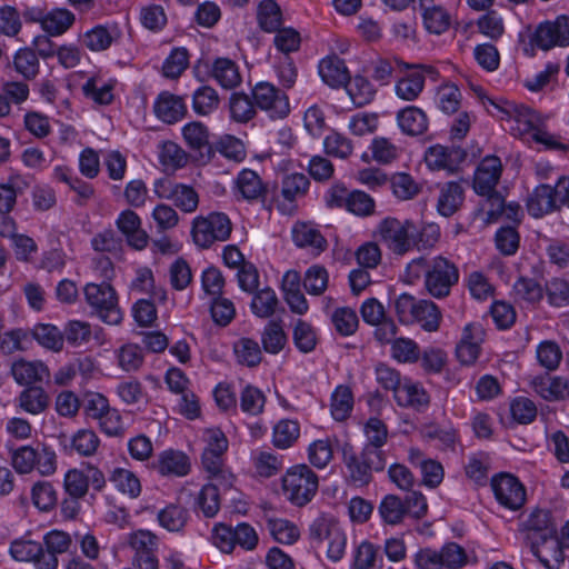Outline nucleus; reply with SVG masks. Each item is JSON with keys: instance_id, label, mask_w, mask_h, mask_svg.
I'll return each instance as SVG.
<instances>
[{"instance_id": "f257e3e1", "label": "nucleus", "mask_w": 569, "mask_h": 569, "mask_svg": "<svg viewBox=\"0 0 569 569\" xmlns=\"http://www.w3.org/2000/svg\"><path fill=\"white\" fill-rule=\"evenodd\" d=\"M342 459L347 469V479L357 487L367 486L372 480V472H380L386 467L385 453H379L375 448H363L357 453L352 447L345 446Z\"/></svg>"}, {"instance_id": "f03ea898", "label": "nucleus", "mask_w": 569, "mask_h": 569, "mask_svg": "<svg viewBox=\"0 0 569 569\" xmlns=\"http://www.w3.org/2000/svg\"><path fill=\"white\" fill-rule=\"evenodd\" d=\"M318 486V476L307 465L292 467L282 477L283 495L297 507L309 503L315 497Z\"/></svg>"}, {"instance_id": "7ed1b4c3", "label": "nucleus", "mask_w": 569, "mask_h": 569, "mask_svg": "<svg viewBox=\"0 0 569 569\" xmlns=\"http://www.w3.org/2000/svg\"><path fill=\"white\" fill-rule=\"evenodd\" d=\"M378 236L393 253L402 256L415 247L418 227L411 220L388 217L378 226Z\"/></svg>"}, {"instance_id": "20e7f679", "label": "nucleus", "mask_w": 569, "mask_h": 569, "mask_svg": "<svg viewBox=\"0 0 569 569\" xmlns=\"http://www.w3.org/2000/svg\"><path fill=\"white\" fill-rule=\"evenodd\" d=\"M232 224L227 214L211 212L207 217H197L192 223V239L202 249L210 248L214 242L229 239Z\"/></svg>"}, {"instance_id": "39448f33", "label": "nucleus", "mask_w": 569, "mask_h": 569, "mask_svg": "<svg viewBox=\"0 0 569 569\" xmlns=\"http://www.w3.org/2000/svg\"><path fill=\"white\" fill-rule=\"evenodd\" d=\"M459 281L458 267L449 259L437 256L430 259L425 279L426 290L437 299L449 296Z\"/></svg>"}, {"instance_id": "423d86ee", "label": "nucleus", "mask_w": 569, "mask_h": 569, "mask_svg": "<svg viewBox=\"0 0 569 569\" xmlns=\"http://www.w3.org/2000/svg\"><path fill=\"white\" fill-rule=\"evenodd\" d=\"M84 297L104 322L118 325L121 321L122 316L117 305L116 291L109 283H88L84 287Z\"/></svg>"}, {"instance_id": "0eeeda50", "label": "nucleus", "mask_w": 569, "mask_h": 569, "mask_svg": "<svg viewBox=\"0 0 569 569\" xmlns=\"http://www.w3.org/2000/svg\"><path fill=\"white\" fill-rule=\"evenodd\" d=\"M530 43L543 51L569 46V18L561 16L555 21L541 22L530 36Z\"/></svg>"}, {"instance_id": "6e6552de", "label": "nucleus", "mask_w": 569, "mask_h": 569, "mask_svg": "<svg viewBox=\"0 0 569 569\" xmlns=\"http://www.w3.org/2000/svg\"><path fill=\"white\" fill-rule=\"evenodd\" d=\"M500 110L506 116L502 119L506 121L508 130L515 137L532 136L542 123L541 118L533 109L522 104L507 101L500 107Z\"/></svg>"}, {"instance_id": "1a4fd4ad", "label": "nucleus", "mask_w": 569, "mask_h": 569, "mask_svg": "<svg viewBox=\"0 0 569 569\" xmlns=\"http://www.w3.org/2000/svg\"><path fill=\"white\" fill-rule=\"evenodd\" d=\"M252 97L256 107L267 111L272 119H283L290 112L287 94L270 82H258L252 89Z\"/></svg>"}, {"instance_id": "9d476101", "label": "nucleus", "mask_w": 569, "mask_h": 569, "mask_svg": "<svg viewBox=\"0 0 569 569\" xmlns=\"http://www.w3.org/2000/svg\"><path fill=\"white\" fill-rule=\"evenodd\" d=\"M526 546L546 569H560L565 561L563 543L557 531L540 536L538 540L529 537V543Z\"/></svg>"}, {"instance_id": "9b49d317", "label": "nucleus", "mask_w": 569, "mask_h": 569, "mask_svg": "<svg viewBox=\"0 0 569 569\" xmlns=\"http://www.w3.org/2000/svg\"><path fill=\"white\" fill-rule=\"evenodd\" d=\"M491 488L498 502L510 509H520L526 501L523 485L510 473H500L491 479Z\"/></svg>"}, {"instance_id": "f8f14e48", "label": "nucleus", "mask_w": 569, "mask_h": 569, "mask_svg": "<svg viewBox=\"0 0 569 569\" xmlns=\"http://www.w3.org/2000/svg\"><path fill=\"white\" fill-rule=\"evenodd\" d=\"M267 192V186L253 170L243 169L234 179L233 193L237 200L264 201Z\"/></svg>"}, {"instance_id": "ddd939ff", "label": "nucleus", "mask_w": 569, "mask_h": 569, "mask_svg": "<svg viewBox=\"0 0 569 569\" xmlns=\"http://www.w3.org/2000/svg\"><path fill=\"white\" fill-rule=\"evenodd\" d=\"M502 164L498 157L488 156L483 158L477 167L473 176V190L479 196L497 191L496 186L500 180Z\"/></svg>"}, {"instance_id": "4468645a", "label": "nucleus", "mask_w": 569, "mask_h": 569, "mask_svg": "<svg viewBox=\"0 0 569 569\" xmlns=\"http://www.w3.org/2000/svg\"><path fill=\"white\" fill-rule=\"evenodd\" d=\"M467 158V152L461 147H443L440 144L430 147L425 156L427 164L431 169H445L455 172Z\"/></svg>"}, {"instance_id": "2eb2a0df", "label": "nucleus", "mask_w": 569, "mask_h": 569, "mask_svg": "<svg viewBox=\"0 0 569 569\" xmlns=\"http://www.w3.org/2000/svg\"><path fill=\"white\" fill-rule=\"evenodd\" d=\"M342 529L335 518L321 515L317 517L309 528V538L316 548L325 547L328 539L333 541V549H338L342 542ZM331 552H336L332 550Z\"/></svg>"}, {"instance_id": "dca6fc26", "label": "nucleus", "mask_w": 569, "mask_h": 569, "mask_svg": "<svg viewBox=\"0 0 569 569\" xmlns=\"http://www.w3.org/2000/svg\"><path fill=\"white\" fill-rule=\"evenodd\" d=\"M116 226L126 237L130 247L137 250H141L147 247L149 237L141 228V220L134 211L130 209L123 210L119 214Z\"/></svg>"}, {"instance_id": "f3484780", "label": "nucleus", "mask_w": 569, "mask_h": 569, "mask_svg": "<svg viewBox=\"0 0 569 569\" xmlns=\"http://www.w3.org/2000/svg\"><path fill=\"white\" fill-rule=\"evenodd\" d=\"M556 525L552 522L551 512L545 509H535L526 520L519 525V531L523 533L525 545L529 543V537L538 540L540 536L556 532Z\"/></svg>"}, {"instance_id": "a211bd4d", "label": "nucleus", "mask_w": 569, "mask_h": 569, "mask_svg": "<svg viewBox=\"0 0 569 569\" xmlns=\"http://www.w3.org/2000/svg\"><path fill=\"white\" fill-rule=\"evenodd\" d=\"M558 203H560L558 183L555 187L540 184L528 198L527 210L532 217L540 218L553 211Z\"/></svg>"}, {"instance_id": "6ab92c4d", "label": "nucleus", "mask_w": 569, "mask_h": 569, "mask_svg": "<svg viewBox=\"0 0 569 569\" xmlns=\"http://www.w3.org/2000/svg\"><path fill=\"white\" fill-rule=\"evenodd\" d=\"M531 387L536 393L548 401L563 400L569 396L568 381L548 373L535 377L531 380Z\"/></svg>"}, {"instance_id": "aec40b11", "label": "nucleus", "mask_w": 569, "mask_h": 569, "mask_svg": "<svg viewBox=\"0 0 569 569\" xmlns=\"http://www.w3.org/2000/svg\"><path fill=\"white\" fill-rule=\"evenodd\" d=\"M418 4L425 28L430 33L441 34L449 29L451 17L445 8L436 4L433 0H418Z\"/></svg>"}, {"instance_id": "412c9836", "label": "nucleus", "mask_w": 569, "mask_h": 569, "mask_svg": "<svg viewBox=\"0 0 569 569\" xmlns=\"http://www.w3.org/2000/svg\"><path fill=\"white\" fill-rule=\"evenodd\" d=\"M156 116L166 123H174L187 113V106L182 97L170 92H162L154 102Z\"/></svg>"}, {"instance_id": "4be33fe9", "label": "nucleus", "mask_w": 569, "mask_h": 569, "mask_svg": "<svg viewBox=\"0 0 569 569\" xmlns=\"http://www.w3.org/2000/svg\"><path fill=\"white\" fill-rule=\"evenodd\" d=\"M44 543L47 550H43V556L39 561L38 569H57V555L68 551L71 545V538L67 532L53 530L44 536Z\"/></svg>"}, {"instance_id": "5701e85b", "label": "nucleus", "mask_w": 569, "mask_h": 569, "mask_svg": "<svg viewBox=\"0 0 569 569\" xmlns=\"http://www.w3.org/2000/svg\"><path fill=\"white\" fill-rule=\"evenodd\" d=\"M319 74L322 81L331 88L345 87L351 79L345 61L336 54L320 61Z\"/></svg>"}, {"instance_id": "b1692460", "label": "nucleus", "mask_w": 569, "mask_h": 569, "mask_svg": "<svg viewBox=\"0 0 569 569\" xmlns=\"http://www.w3.org/2000/svg\"><path fill=\"white\" fill-rule=\"evenodd\" d=\"M210 76L227 90L239 87L242 81L238 64L229 58H216L210 68Z\"/></svg>"}, {"instance_id": "393cba45", "label": "nucleus", "mask_w": 569, "mask_h": 569, "mask_svg": "<svg viewBox=\"0 0 569 569\" xmlns=\"http://www.w3.org/2000/svg\"><path fill=\"white\" fill-rule=\"evenodd\" d=\"M11 375L17 383L30 386L49 377L48 368L40 361L20 359L11 365Z\"/></svg>"}, {"instance_id": "a878e982", "label": "nucleus", "mask_w": 569, "mask_h": 569, "mask_svg": "<svg viewBox=\"0 0 569 569\" xmlns=\"http://www.w3.org/2000/svg\"><path fill=\"white\" fill-rule=\"evenodd\" d=\"M292 239L296 246L308 248L316 256L323 252L328 246L326 238L317 228L303 222L295 224Z\"/></svg>"}, {"instance_id": "bb28decb", "label": "nucleus", "mask_w": 569, "mask_h": 569, "mask_svg": "<svg viewBox=\"0 0 569 569\" xmlns=\"http://www.w3.org/2000/svg\"><path fill=\"white\" fill-rule=\"evenodd\" d=\"M463 202V188L455 181L446 182L440 187L437 210L443 217L455 214Z\"/></svg>"}, {"instance_id": "cd10ccee", "label": "nucleus", "mask_w": 569, "mask_h": 569, "mask_svg": "<svg viewBox=\"0 0 569 569\" xmlns=\"http://www.w3.org/2000/svg\"><path fill=\"white\" fill-rule=\"evenodd\" d=\"M398 126L408 136H420L428 129L427 114L415 106L401 109L397 113Z\"/></svg>"}, {"instance_id": "c85d7f7f", "label": "nucleus", "mask_w": 569, "mask_h": 569, "mask_svg": "<svg viewBox=\"0 0 569 569\" xmlns=\"http://www.w3.org/2000/svg\"><path fill=\"white\" fill-rule=\"evenodd\" d=\"M396 401L401 407H410L421 411L428 407L430 399L420 385L405 382L402 388L396 390Z\"/></svg>"}, {"instance_id": "c756f323", "label": "nucleus", "mask_w": 569, "mask_h": 569, "mask_svg": "<svg viewBox=\"0 0 569 569\" xmlns=\"http://www.w3.org/2000/svg\"><path fill=\"white\" fill-rule=\"evenodd\" d=\"M163 476H186L190 470L189 458L181 451L166 450L160 453L157 466Z\"/></svg>"}, {"instance_id": "7c9ffc66", "label": "nucleus", "mask_w": 569, "mask_h": 569, "mask_svg": "<svg viewBox=\"0 0 569 569\" xmlns=\"http://www.w3.org/2000/svg\"><path fill=\"white\" fill-rule=\"evenodd\" d=\"M12 67L24 80H32L39 73V59L31 48L19 49L12 60Z\"/></svg>"}, {"instance_id": "2f4dec72", "label": "nucleus", "mask_w": 569, "mask_h": 569, "mask_svg": "<svg viewBox=\"0 0 569 569\" xmlns=\"http://www.w3.org/2000/svg\"><path fill=\"white\" fill-rule=\"evenodd\" d=\"M233 352L240 365L253 368L262 360V352L259 343L251 338H240L233 345Z\"/></svg>"}, {"instance_id": "473e14b6", "label": "nucleus", "mask_w": 569, "mask_h": 569, "mask_svg": "<svg viewBox=\"0 0 569 569\" xmlns=\"http://www.w3.org/2000/svg\"><path fill=\"white\" fill-rule=\"evenodd\" d=\"M220 98L217 90L208 84L201 86L192 94V109L199 116H208L218 109Z\"/></svg>"}, {"instance_id": "72a5a7b5", "label": "nucleus", "mask_w": 569, "mask_h": 569, "mask_svg": "<svg viewBox=\"0 0 569 569\" xmlns=\"http://www.w3.org/2000/svg\"><path fill=\"white\" fill-rule=\"evenodd\" d=\"M231 119L239 123H246L256 116V103L244 92H234L229 99Z\"/></svg>"}, {"instance_id": "f704fd0d", "label": "nucleus", "mask_w": 569, "mask_h": 569, "mask_svg": "<svg viewBox=\"0 0 569 569\" xmlns=\"http://www.w3.org/2000/svg\"><path fill=\"white\" fill-rule=\"evenodd\" d=\"M182 136L190 149L200 152L207 150V152L210 153L209 131L203 123L199 121L187 123L182 128Z\"/></svg>"}, {"instance_id": "c9c22d12", "label": "nucleus", "mask_w": 569, "mask_h": 569, "mask_svg": "<svg viewBox=\"0 0 569 569\" xmlns=\"http://www.w3.org/2000/svg\"><path fill=\"white\" fill-rule=\"evenodd\" d=\"M259 26L266 32H274L282 24V13L274 0H263L258 7Z\"/></svg>"}, {"instance_id": "e433bc0d", "label": "nucleus", "mask_w": 569, "mask_h": 569, "mask_svg": "<svg viewBox=\"0 0 569 569\" xmlns=\"http://www.w3.org/2000/svg\"><path fill=\"white\" fill-rule=\"evenodd\" d=\"M220 487L218 482L204 485L197 496L196 505L207 518L214 517L220 509Z\"/></svg>"}, {"instance_id": "4c0bfd02", "label": "nucleus", "mask_w": 569, "mask_h": 569, "mask_svg": "<svg viewBox=\"0 0 569 569\" xmlns=\"http://www.w3.org/2000/svg\"><path fill=\"white\" fill-rule=\"evenodd\" d=\"M278 306V297L270 288H264L254 292L250 303L253 315L262 319L273 316Z\"/></svg>"}, {"instance_id": "58836bf2", "label": "nucleus", "mask_w": 569, "mask_h": 569, "mask_svg": "<svg viewBox=\"0 0 569 569\" xmlns=\"http://www.w3.org/2000/svg\"><path fill=\"white\" fill-rule=\"evenodd\" d=\"M188 518V510L178 505H169L158 512V521L160 526L172 532L182 530Z\"/></svg>"}, {"instance_id": "ea45409f", "label": "nucleus", "mask_w": 569, "mask_h": 569, "mask_svg": "<svg viewBox=\"0 0 569 569\" xmlns=\"http://www.w3.org/2000/svg\"><path fill=\"white\" fill-rule=\"evenodd\" d=\"M222 456L212 453V451L202 452V466L207 472L213 478L214 482L222 486V489L232 487L233 476L222 470Z\"/></svg>"}, {"instance_id": "a19ab883", "label": "nucleus", "mask_w": 569, "mask_h": 569, "mask_svg": "<svg viewBox=\"0 0 569 569\" xmlns=\"http://www.w3.org/2000/svg\"><path fill=\"white\" fill-rule=\"evenodd\" d=\"M261 342L266 352L271 355L279 353L287 342V336L281 323L277 321L268 322L262 331Z\"/></svg>"}, {"instance_id": "79ce46f5", "label": "nucleus", "mask_w": 569, "mask_h": 569, "mask_svg": "<svg viewBox=\"0 0 569 569\" xmlns=\"http://www.w3.org/2000/svg\"><path fill=\"white\" fill-rule=\"evenodd\" d=\"M74 22V16L67 9H57L49 12L41 21L42 28L51 36L66 32Z\"/></svg>"}, {"instance_id": "37998d69", "label": "nucleus", "mask_w": 569, "mask_h": 569, "mask_svg": "<svg viewBox=\"0 0 569 569\" xmlns=\"http://www.w3.org/2000/svg\"><path fill=\"white\" fill-rule=\"evenodd\" d=\"M19 403L24 411L38 415L48 407L49 397L42 388L30 387L20 393Z\"/></svg>"}, {"instance_id": "c03bdc74", "label": "nucleus", "mask_w": 569, "mask_h": 569, "mask_svg": "<svg viewBox=\"0 0 569 569\" xmlns=\"http://www.w3.org/2000/svg\"><path fill=\"white\" fill-rule=\"evenodd\" d=\"M513 295L517 301L536 305L542 299L543 290L535 279L520 277L513 284Z\"/></svg>"}, {"instance_id": "a18cd8bd", "label": "nucleus", "mask_w": 569, "mask_h": 569, "mask_svg": "<svg viewBox=\"0 0 569 569\" xmlns=\"http://www.w3.org/2000/svg\"><path fill=\"white\" fill-rule=\"evenodd\" d=\"M10 553L18 561H32L38 569L39 561L43 556V548L37 541L16 540L10 546Z\"/></svg>"}, {"instance_id": "49530a36", "label": "nucleus", "mask_w": 569, "mask_h": 569, "mask_svg": "<svg viewBox=\"0 0 569 569\" xmlns=\"http://www.w3.org/2000/svg\"><path fill=\"white\" fill-rule=\"evenodd\" d=\"M267 529L276 541L290 545L299 538V530L287 519L267 518Z\"/></svg>"}, {"instance_id": "de8ad7c7", "label": "nucleus", "mask_w": 569, "mask_h": 569, "mask_svg": "<svg viewBox=\"0 0 569 569\" xmlns=\"http://www.w3.org/2000/svg\"><path fill=\"white\" fill-rule=\"evenodd\" d=\"M440 320L441 313L436 303L430 300H419V305L415 313V321L419 322L423 330L429 332L437 331L439 329Z\"/></svg>"}, {"instance_id": "09e8293b", "label": "nucleus", "mask_w": 569, "mask_h": 569, "mask_svg": "<svg viewBox=\"0 0 569 569\" xmlns=\"http://www.w3.org/2000/svg\"><path fill=\"white\" fill-rule=\"evenodd\" d=\"M425 88V76L421 72H412L400 79L396 84V94L406 101L416 100Z\"/></svg>"}, {"instance_id": "8fccbe9b", "label": "nucleus", "mask_w": 569, "mask_h": 569, "mask_svg": "<svg viewBox=\"0 0 569 569\" xmlns=\"http://www.w3.org/2000/svg\"><path fill=\"white\" fill-rule=\"evenodd\" d=\"M421 433L425 439L437 441L442 449H453L458 440L457 431L453 428L436 423L425 425Z\"/></svg>"}, {"instance_id": "3c124183", "label": "nucleus", "mask_w": 569, "mask_h": 569, "mask_svg": "<svg viewBox=\"0 0 569 569\" xmlns=\"http://www.w3.org/2000/svg\"><path fill=\"white\" fill-rule=\"evenodd\" d=\"M328 282L329 273L323 266L313 264L305 272L303 287L309 295H322L328 288Z\"/></svg>"}, {"instance_id": "603ef678", "label": "nucleus", "mask_w": 569, "mask_h": 569, "mask_svg": "<svg viewBox=\"0 0 569 569\" xmlns=\"http://www.w3.org/2000/svg\"><path fill=\"white\" fill-rule=\"evenodd\" d=\"M353 407V396L347 386H338L332 393L331 413L337 421L345 420Z\"/></svg>"}, {"instance_id": "864d4df0", "label": "nucleus", "mask_w": 569, "mask_h": 569, "mask_svg": "<svg viewBox=\"0 0 569 569\" xmlns=\"http://www.w3.org/2000/svg\"><path fill=\"white\" fill-rule=\"evenodd\" d=\"M300 435V428L297 421L283 419L273 428V445L280 449L291 447Z\"/></svg>"}, {"instance_id": "5fc2aeb1", "label": "nucleus", "mask_w": 569, "mask_h": 569, "mask_svg": "<svg viewBox=\"0 0 569 569\" xmlns=\"http://www.w3.org/2000/svg\"><path fill=\"white\" fill-rule=\"evenodd\" d=\"M171 201L183 212H193L199 204V196L197 191L187 184L174 183L171 191Z\"/></svg>"}, {"instance_id": "6e6d98bb", "label": "nucleus", "mask_w": 569, "mask_h": 569, "mask_svg": "<svg viewBox=\"0 0 569 569\" xmlns=\"http://www.w3.org/2000/svg\"><path fill=\"white\" fill-rule=\"evenodd\" d=\"M32 333L34 339L48 349L60 351L63 347V335L56 326L39 323Z\"/></svg>"}, {"instance_id": "4d7b16f0", "label": "nucleus", "mask_w": 569, "mask_h": 569, "mask_svg": "<svg viewBox=\"0 0 569 569\" xmlns=\"http://www.w3.org/2000/svg\"><path fill=\"white\" fill-rule=\"evenodd\" d=\"M379 513L388 525L400 523L406 516L405 503L398 496L388 495L380 502Z\"/></svg>"}, {"instance_id": "13d9d810", "label": "nucleus", "mask_w": 569, "mask_h": 569, "mask_svg": "<svg viewBox=\"0 0 569 569\" xmlns=\"http://www.w3.org/2000/svg\"><path fill=\"white\" fill-rule=\"evenodd\" d=\"M347 90L353 103L359 107L370 103L376 94V89L371 82L362 76H356L349 82Z\"/></svg>"}, {"instance_id": "bf43d9fd", "label": "nucleus", "mask_w": 569, "mask_h": 569, "mask_svg": "<svg viewBox=\"0 0 569 569\" xmlns=\"http://www.w3.org/2000/svg\"><path fill=\"white\" fill-rule=\"evenodd\" d=\"M110 481L119 491L129 495L131 498L138 497L141 492L140 481L130 470L121 468L113 470Z\"/></svg>"}, {"instance_id": "052dcab7", "label": "nucleus", "mask_w": 569, "mask_h": 569, "mask_svg": "<svg viewBox=\"0 0 569 569\" xmlns=\"http://www.w3.org/2000/svg\"><path fill=\"white\" fill-rule=\"evenodd\" d=\"M295 346L303 353L311 352L317 346V335L312 326L303 320H298L292 333Z\"/></svg>"}, {"instance_id": "680f3d73", "label": "nucleus", "mask_w": 569, "mask_h": 569, "mask_svg": "<svg viewBox=\"0 0 569 569\" xmlns=\"http://www.w3.org/2000/svg\"><path fill=\"white\" fill-rule=\"evenodd\" d=\"M443 569H461L468 563L466 550L456 542H448L439 550Z\"/></svg>"}, {"instance_id": "e2e57ef3", "label": "nucleus", "mask_w": 569, "mask_h": 569, "mask_svg": "<svg viewBox=\"0 0 569 569\" xmlns=\"http://www.w3.org/2000/svg\"><path fill=\"white\" fill-rule=\"evenodd\" d=\"M36 447L21 446L11 451V465L21 475L30 473L36 468Z\"/></svg>"}, {"instance_id": "0e129e2a", "label": "nucleus", "mask_w": 569, "mask_h": 569, "mask_svg": "<svg viewBox=\"0 0 569 569\" xmlns=\"http://www.w3.org/2000/svg\"><path fill=\"white\" fill-rule=\"evenodd\" d=\"M112 84L99 83L94 78L88 79V81L82 86V92L84 97L101 106L112 102Z\"/></svg>"}, {"instance_id": "69168bd1", "label": "nucleus", "mask_w": 569, "mask_h": 569, "mask_svg": "<svg viewBox=\"0 0 569 569\" xmlns=\"http://www.w3.org/2000/svg\"><path fill=\"white\" fill-rule=\"evenodd\" d=\"M31 497L34 506L42 510H51L57 503V492L52 485L47 481H39L33 485Z\"/></svg>"}, {"instance_id": "338daca9", "label": "nucleus", "mask_w": 569, "mask_h": 569, "mask_svg": "<svg viewBox=\"0 0 569 569\" xmlns=\"http://www.w3.org/2000/svg\"><path fill=\"white\" fill-rule=\"evenodd\" d=\"M332 323L341 336H350L357 330L359 320L353 309L342 307L332 313Z\"/></svg>"}, {"instance_id": "774afa93", "label": "nucleus", "mask_w": 569, "mask_h": 569, "mask_svg": "<svg viewBox=\"0 0 569 569\" xmlns=\"http://www.w3.org/2000/svg\"><path fill=\"white\" fill-rule=\"evenodd\" d=\"M189 64V54L184 48H176L166 59L162 71L164 77L176 79L187 69Z\"/></svg>"}]
</instances>
